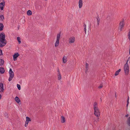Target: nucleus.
I'll return each instance as SVG.
<instances>
[{
    "mask_svg": "<svg viewBox=\"0 0 130 130\" xmlns=\"http://www.w3.org/2000/svg\"><path fill=\"white\" fill-rule=\"evenodd\" d=\"M66 122V120L65 118L63 116H61V122L62 123H63Z\"/></svg>",
    "mask_w": 130,
    "mask_h": 130,
    "instance_id": "dca6fc26",
    "label": "nucleus"
},
{
    "mask_svg": "<svg viewBox=\"0 0 130 130\" xmlns=\"http://www.w3.org/2000/svg\"><path fill=\"white\" fill-rule=\"evenodd\" d=\"M121 71V69H119L118 71H116L115 74V76H117L118 75L119 72Z\"/></svg>",
    "mask_w": 130,
    "mask_h": 130,
    "instance_id": "412c9836",
    "label": "nucleus"
},
{
    "mask_svg": "<svg viewBox=\"0 0 130 130\" xmlns=\"http://www.w3.org/2000/svg\"><path fill=\"white\" fill-rule=\"evenodd\" d=\"M15 100L16 102L17 103H19L20 102V100L19 98L17 96H16L15 98Z\"/></svg>",
    "mask_w": 130,
    "mask_h": 130,
    "instance_id": "a211bd4d",
    "label": "nucleus"
},
{
    "mask_svg": "<svg viewBox=\"0 0 130 130\" xmlns=\"http://www.w3.org/2000/svg\"><path fill=\"white\" fill-rule=\"evenodd\" d=\"M2 95L1 94H0V100L1 99V98H2Z\"/></svg>",
    "mask_w": 130,
    "mask_h": 130,
    "instance_id": "58836bf2",
    "label": "nucleus"
},
{
    "mask_svg": "<svg viewBox=\"0 0 130 130\" xmlns=\"http://www.w3.org/2000/svg\"><path fill=\"white\" fill-rule=\"evenodd\" d=\"M103 87V85L101 83L100 86L98 87V88H102Z\"/></svg>",
    "mask_w": 130,
    "mask_h": 130,
    "instance_id": "473e14b6",
    "label": "nucleus"
},
{
    "mask_svg": "<svg viewBox=\"0 0 130 130\" xmlns=\"http://www.w3.org/2000/svg\"><path fill=\"white\" fill-rule=\"evenodd\" d=\"M128 115H126V116H125V117H128Z\"/></svg>",
    "mask_w": 130,
    "mask_h": 130,
    "instance_id": "a19ab883",
    "label": "nucleus"
},
{
    "mask_svg": "<svg viewBox=\"0 0 130 130\" xmlns=\"http://www.w3.org/2000/svg\"><path fill=\"white\" fill-rule=\"evenodd\" d=\"M129 55H130V46H129Z\"/></svg>",
    "mask_w": 130,
    "mask_h": 130,
    "instance_id": "ea45409f",
    "label": "nucleus"
},
{
    "mask_svg": "<svg viewBox=\"0 0 130 130\" xmlns=\"http://www.w3.org/2000/svg\"><path fill=\"white\" fill-rule=\"evenodd\" d=\"M60 37V34H59L57 35V39L55 44V46L56 47L58 46L59 43V40Z\"/></svg>",
    "mask_w": 130,
    "mask_h": 130,
    "instance_id": "20e7f679",
    "label": "nucleus"
},
{
    "mask_svg": "<svg viewBox=\"0 0 130 130\" xmlns=\"http://www.w3.org/2000/svg\"><path fill=\"white\" fill-rule=\"evenodd\" d=\"M86 70L85 72L86 73L87 72L89 69V64L86 63L85 64Z\"/></svg>",
    "mask_w": 130,
    "mask_h": 130,
    "instance_id": "2eb2a0df",
    "label": "nucleus"
},
{
    "mask_svg": "<svg viewBox=\"0 0 130 130\" xmlns=\"http://www.w3.org/2000/svg\"><path fill=\"white\" fill-rule=\"evenodd\" d=\"M96 18L97 21V25H98V26H99V24L100 20L99 18L98 17H97Z\"/></svg>",
    "mask_w": 130,
    "mask_h": 130,
    "instance_id": "a878e982",
    "label": "nucleus"
},
{
    "mask_svg": "<svg viewBox=\"0 0 130 130\" xmlns=\"http://www.w3.org/2000/svg\"><path fill=\"white\" fill-rule=\"evenodd\" d=\"M17 40L19 44H20L21 42V39L20 37H18L17 38Z\"/></svg>",
    "mask_w": 130,
    "mask_h": 130,
    "instance_id": "c85d7f7f",
    "label": "nucleus"
},
{
    "mask_svg": "<svg viewBox=\"0 0 130 130\" xmlns=\"http://www.w3.org/2000/svg\"><path fill=\"white\" fill-rule=\"evenodd\" d=\"M4 89L3 88V84L2 83H0V92H4Z\"/></svg>",
    "mask_w": 130,
    "mask_h": 130,
    "instance_id": "9d476101",
    "label": "nucleus"
},
{
    "mask_svg": "<svg viewBox=\"0 0 130 130\" xmlns=\"http://www.w3.org/2000/svg\"><path fill=\"white\" fill-rule=\"evenodd\" d=\"M27 14L28 16L31 15L32 14V12L30 10H28L27 11Z\"/></svg>",
    "mask_w": 130,
    "mask_h": 130,
    "instance_id": "4be33fe9",
    "label": "nucleus"
},
{
    "mask_svg": "<svg viewBox=\"0 0 130 130\" xmlns=\"http://www.w3.org/2000/svg\"><path fill=\"white\" fill-rule=\"evenodd\" d=\"M7 43L6 40H0V47H2L5 46Z\"/></svg>",
    "mask_w": 130,
    "mask_h": 130,
    "instance_id": "39448f33",
    "label": "nucleus"
},
{
    "mask_svg": "<svg viewBox=\"0 0 130 130\" xmlns=\"http://www.w3.org/2000/svg\"><path fill=\"white\" fill-rule=\"evenodd\" d=\"M79 7V8H81L83 6V3L82 0H79L78 2Z\"/></svg>",
    "mask_w": 130,
    "mask_h": 130,
    "instance_id": "9b49d317",
    "label": "nucleus"
},
{
    "mask_svg": "<svg viewBox=\"0 0 130 130\" xmlns=\"http://www.w3.org/2000/svg\"><path fill=\"white\" fill-rule=\"evenodd\" d=\"M127 123L128 125L130 126V117H129L127 119Z\"/></svg>",
    "mask_w": 130,
    "mask_h": 130,
    "instance_id": "b1692460",
    "label": "nucleus"
},
{
    "mask_svg": "<svg viewBox=\"0 0 130 130\" xmlns=\"http://www.w3.org/2000/svg\"><path fill=\"white\" fill-rule=\"evenodd\" d=\"M19 56V54L18 53H15L13 56V59L14 61H15L16 60L15 59H16Z\"/></svg>",
    "mask_w": 130,
    "mask_h": 130,
    "instance_id": "f8f14e48",
    "label": "nucleus"
},
{
    "mask_svg": "<svg viewBox=\"0 0 130 130\" xmlns=\"http://www.w3.org/2000/svg\"><path fill=\"white\" fill-rule=\"evenodd\" d=\"M75 41V38L74 37H71L69 38V41L70 43H73Z\"/></svg>",
    "mask_w": 130,
    "mask_h": 130,
    "instance_id": "6e6552de",
    "label": "nucleus"
},
{
    "mask_svg": "<svg viewBox=\"0 0 130 130\" xmlns=\"http://www.w3.org/2000/svg\"><path fill=\"white\" fill-rule=\"evenodd\" d=\"M9 73L10 77L9 78L8 80L10 81L14 76V73L13 72H9Z\"/></svg>",
    "mask_w": 130,
    "mask_h": 130,
    "instance_id": "0eeeda50",
    "label": "nucleus"
},
{
    "mask_svg": "<svg viewBox=\"0 0 130 130\" xmlns=\"http://www.w3.org/2000/svg\"><path fill=\"white\" fill-rule=\"evenodd\" d=\"M93 108L94 110V114L97 117H99L100 116V110L98 107V104L96 102H95L93 104Z\"/></svg>",
    "mask_w": 130,
    "mask_h": 130,
    "instance_id": "f257e3e1",
    "label": "nucleus"
},
{
    "mask_svg": "<svg viewBox=\"0 0 130 130\" xmlns=\"http://www.w3.org/2000/svg\"><path fill=\"white\" fill-rule=\"evenodd\" d=\"M129 97H128V99L127 100V103L126 105V107L127 108L128 106V104L129 103Z\"/></svg>",
    "mask_w": 130,
    "mask_h": 130,
    "instance_id": "c756f323",
    "label": "nucleus"
},
{
    "mask_svg": "<svg viewBox=\"0 0 130 130\" xmlns=\"http://www.w3.org/2000/svg\"><path fill=\"white\" fill-rule=\"evenodd\" d=\"M4 19V16L3 15H0V20L1 21H3Z\"/></svg>",
    "mask_w": 130,
    "mask_h": 130,
    "instance_id": "393cba45",
    "label": "nucleus"
},
{
    "mask_svg": "<svg viewBox=\"0 0 130 130\" xmlns=\"http://www.w3.org/2000/svg\"><path fill=\"white\" fill-rule=\"evenodd\" d=\"M58 76V80H60L61 78V75L60 73H59V74H57Z\"/></svg>",
    "mask_w": 130,
    "mask_h": 130,
    "instance_id": "5701e85b",
    "label": "nucleus"
},
{
    "mask_svg": "<svg viewBox=\"0 0 130 130\" xmlns=\"http://www.w3.org/2000/svg\"><path fill=\"white\" fill-rule=\"evenodd\" d=\"M4 63V61L2 59L0 60V66L3 65Z\"/></svg>",
    "mask_w": 130,
    "mask_h": 130,
    "instance_id": "cd10ccee",
    "label": "nucleus"
},
{
    "mask_svg": "<svg viewBox=\"0 0 130 130\" xmlns=\"http://www.w3.org/2000/svg\"><path fill=\"white\" fill-rule=\"evenodd\" d=\"M4 26L2 23H0V31H2L3 30Z\"/></svg>",
    "mask_w": 130,
    "mask_h": 130,
    "instance_id": "6ab92c4d",
    "label": "nucleus"
},
{
    "mask_svg": "<svg viewBox=\"0 0 130 130\" xmlns=\"http://www.w3.org/2000/svg\"><path fill=\"white\" fill-rule=\"evenodd\" d=\"M3 0V2H1L0 3V8L1 10H3V9L4 8L5 5V2Z\"/></svg>",
    "mask_w": 130,
    "mask_h": 130,
    "instance_id": "1a4fd4ad",
    "label": "nucleus"
},
{
    "mask_svg": "<svg viewBox=\"0 0 130 130\" xmlns=\"http://www.w3.org/2000/svg\"><path fill=\"white\" fill-rule=\"evenodd\" d=\"M124 71L125 75H127L129 73V67L127 63L125 64L124 66Z\"/></svg>",
    "mask_w": 130,
    "mask_h": 130,
    "instance_id": "f03ea898",
    "label": "nucleus"
},
{
    "mask_svg": "<svg viewBox=\"0 0 130 130\" xmlns=\"http://www.w3.org/2000/svg\"><path fill=\"white\" fill-rule=\"evenodd\" d=\"M5 39V35L4 32L0 34V40H4Z\"/></svg>",
    "mask_w": 130,
    "mask_h": 130,
    "instance_id": "423d86ee",
    "label": "nucleus"
},
{
    "mask_svg": "<svg viewBox=\"0 0 130 130\" xmlns=\"http://www.w3.org/2000/svg\"><path fill=\"white\" fill-rule=\"evenodd\" d=\"M128 38L129 40H130V30L128 34Z\"/></svg>",
    "mask_w": 130,
    "mask_h": 130,
    "instance_id": "2f4dec72",
    "label": "nucleus"
},
{
    "mask_svg": "<svg viewBox=\"0 0 130 130\" xmlns=\"http://www.w3.org/2000/svg\"><path fill=\"white\" fill-rule=\"evenodd\" d=\"M83 26L84 27V30L85 32V34H86V25L85 24H84V25H83Z\"/></svg>",
    "mask_w": 130,
    "mask_h": 130,
    "instance_id": "bb28decb",
    "label": "nucleus"
},
{
    "mask_svg": "<svg viewBox=\"0 0 130 130\" xmlns=\"http://www.w3.org/2000/svg\"><path fill=\"white\" fill-rule=\"evenodd\" d=\"M57 72H58V74H59V73H60V71H59V68H58L57 69Z\"/></svg>",
    "mask_w": 130,
    "mask_h": 130,
    "instance_id": "c9c22d12",
    "label": "nucleus"
},
{
    "mask_svg": "<svg viewBox=\"0 0 130 130\" xmlns=\"http://www.w3.org/2000/svg\"><path fill=\"white\" fill-rule=\"evenodd\" d=\"M28 123L25 122V127H26L27 126V125Z\"/></svg>",
    "mask_w": 130,
    "mask_h": 130,
    "instance_id": "f704fd0d",
    "label": "nucleus"
},
{
    "mask_svg": "<svg viewBox=\"0 0 130 130\" xmlns=\"http://www.w3.org/2000/svg\"><path fill=\"white\" fill-rule=\"evenodd\" d=\"M2 55L3 54L2 50H0V55Z\"/></svg>",
    "mask_w": 130,
    "mask_h": 130,
    "instance_id": "72a5a7b5",
    "label": "nucleus"
},
{
    "mask_svg": "<svg viewBox=\"0 0 130 130\" xmlns=\"http://www.w3.org/2000/svg\"><path fill=\"white\" fill-rule=\"evenodd\" d=\"M17 87L19 90H20L21 89V86L19 84H17Z\"/></svg>",
    "mask_w": 130,
    "mask_h": 130,
    "instance_id": "7c9ffc66",
    "label": "nucleus"
},
{
    "mask_svg": "<svg viewBox=\"0 0 130 130\" xmlns=\"http://www.w3.org/2000/svg\"><path fill=\"white\" fill-rule=\"evenodd\" d=\"M31 120L30 119L29 117H26V122L27 123H29V121H30Z\"/></svg>",
    "mask_w": 130,
    "mask_h": 130,
    "instance_id": "aec40b11",
    "label": "nucleus"
},
{
    "mask_svg": "<svg viewBox=\"0 0 130 130\" xmlns=\"http://www.w3.org/2000/svg\"><path fill=\"white\" fill-rule=\"evenodd\" d=\"M99 117H97L96 118H93V121L94 122H97L99 121Z\"/></svg>",
    "mask_w": 130,
    "mask_h": 130,
    "instance_id": "ddd939ff",
    "label": "nucleus"
},
{
    "mask_svg": "<svg viewBox=\"0 0 130 130\" xmlns=\"http://www.w3.org/2000/svg\"><path fill=\"white\" fill-rule=\"evenodd\" d=\"M67 58L65 56H64L62 58L63 63H66L67 62Z\"/></svg>",
    "mask_w": 130,
    "mask_h": 130,
    "instance_id": "f3484780",
    "label": "nucleus"
},
{
    "mask_svg": "<svg viewBox=\"0 0 130 130\" xmlns=\"http://www.w3.org/2000/svg\"><path fill=\"white\" fill-rule=\"evenodd\" d=\"M125 24L123 20L119 24V29L118 31L119 32L121 31L123 29Z\"/></svg>",
    "mask_w": 130,
    "mask_h": 130,
    "instance_id": "7ed1b4c3",
    "label": "nucleus"
},
{
    "mask_svg": "<svg viewBox=\"0 0 130 130\" xmlns=\"http://www.w3.org/2000/svg\"><path fill=\"white\" fill-rule=\"evenodd\" d=\"M115 96H116V93H115Z\"/></svg>",
    "mask_w": 130,
    "mask_h": 130,
    "instance_id": "79ce46f5",
    "label": "nucleus"
},
{
    "mask_svg": "<svg viewBox=\"0 0 130 130\" xmlns=\"http://www.w3.org/2000/svg\"><path fill=\"white\" fill-rule=\"evenodd\" d=\"M130 57H129V58H128V59L127 60V62H126V63H127V62H128V61H129V58H130Z\"/></svg>",
    "mask_w": 130,
    "mask_h": 130,
    "instance_id": "4c0bfd02",
    "label": "nucleus"
},
{
    "mask_svg": "<svg viewBox=\"0 0 130 130\" xmlns=\"http://www.w3.org/2000/svg\"><path fill=\"white\" fill-rule=\"evenodd\" d=\"M5 72V70L3 67L0 68V73L1 74L4 73Z\"/></svg>",
    "mask_w": 130,
    "mask_h": 130,
    "instance_id": "4468645a",
    "label": "nucleus"
},
{
    "mask_svg": "<svg viewBox=\"0 0 130 130\" xmlns=\"http://www.w3.org/2000/svg\"><path fill=\"white\" fill-rule=\"evenodd\" d=\"M13 72V71H12V69L11 68H10L9 69V72Z\"/></svg>",
    "mask_w": 130,
    "mask_h": 130,
    "instance_id": "e433bc0d",
    "label": "nucleus"
}]
</instances>
